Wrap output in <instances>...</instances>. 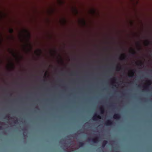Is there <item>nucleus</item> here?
<instances>
[{
    "label": "nucleus",
    "mask_w": 152,
    "mask_h": 152,
    "mask_svg": "<svg viewBox=\"0 0 152 152\" xmlns=\"http://www.w3.org/2000/svg\"><path fill=\"white\" fill-rule=\"evenodd\" d=\"M11 66L12 68H14V64L12 63H11Z\"/></svg>",
    "instance_id": "nucleus-15"
},
{
    "label": "nucleus",
    "mask_w": 152,
    "mask_h": 152,
    "mask_svg": "<svg viewBox=\"0 0 152 152\" xmlns=\"http://www.w3.org/2000/svg\"><path fill=\"white\" fill-rule=\"evenodd\" d=\"M145 45L146 46H148L149 45L150 42L148 40H145Z\"/></svg>",
    "instance_id": "nucleus-9"
},
{
    "label": "nucleus",
    "mask_w": 152,
    "mask_h": 152,
    "mask_svg": "<svg viewBox=\"0 0 152 152\" xmlns=\"http://www.w3.org/2000/svg\"><path fill=\"white\" fill-rule=\"evenodd\" d=\"M2 129V126H0V129L1 130Z\"/></svg>",
    "instance_id": "nucleus-19"
},
{
    "label": "nucleus",
    "mask_w": 152,
    "mask_h": 152,
    "mask_svg": "<svg viewBox=\"0 0 152 152\" xmlns=\"http://www.w3.org/2000/svg\"><path fill=\"white\" fill-rule=\"evenodd\" d=\"M137 44H138V45L139 46H140V44L139 42H138V43H137Z\"/></svg>",
    "instance_id": "nucleus-22"
},
{
    "label": "nucleus",
    "mask_w": 152,
    "mask_h": 152,
    "mask_svg": "<svg viewBox=\"0 0 152 152\" xmlns=\"http://www.w3.org/2000/svg\"><path fill=\"white\" fill-rule=\"evenodd\" d=\"M97 118L99 119H101V117L100 116L95 114L93 117L92 119L94 121H96Z\"/></svg>",
    "instance_id": "nucleus-2"
},
{
    "label": "nucleus",
    "mask_w": 152,
    "mask_h": 152,
    "mask_svg": "<svg viewBox=\"0 0 152 152\" xmlns=\"http://www.w3.org/2000/svg\"><path fill=\"white\" fill-rule=\"evenodd\" d=\"M113 122L111 120H108L105 122L104 125L106 126H111L113 124Z\"/></svg>",
    "instance_id": "nucleus-1"
},
{
    "label": "nucleus",
    "mask_w": 152,
    "mask_h": 152,
    "mask_svg": "<svg viewBox=\"0 0 152 152\" xmlns=\"http://www.w3.org/2000/svg\"><path fill=\"white\" fill-rule=\"evenodd\" d=\"M90 140V138H89V139H88V140Z\"/></svg>",
    "instance_id": "nucleus-26"
},
{
    "label": "nucleus",
    "mask_w": 152,
    "mask_h": 152,
    "mask_svg": "<svg viewBox=\"0 0 152 152\" xmlns=\"http://www.w3.org/2000/svg\"><path fill=\"white\" fill-rule=\"evenodd\" d=\"M116 70L117 71H119L121 70V69H123L121 68V66H117L116 67Z\"/></svg>",
    "instance_id": "nucleus-7"
},
{
    "label": "nucleus",
    "mask_w": 152,
    "mask_h": 152,
    "mask_svg": "<svg viewBox=\"0 0 152 152\" xmlns=\"http://www.w3.org/2000/svg\"><path fill=\"white\" fill-rule=\"evenodd\" d=\"M13 54H14V56H15V55L14 53H13Z\"/></svg>",
    "instance_id": "nucleus-28"
},
{
    "label": "nucleus",
    "mask_w": 152,
    "mask_h": 152,
    "mask_svg": "<svg viewBox=\"0 0 152 152\" xmlns=\"http://www.w3.org/2000/svg\"><path fill=\"white\" fill-rule=\"evenodd\" d=\"M69 136H67L66 137V138H69Z\"/></svg>",
    "instance_id": "nucleus-24"
},
{
    "label": "nucleus",
    "mask_w": 152,
    "mask_h": 152,
    "mask_svg": "<svg viewBox=\"0 0 152 152\" xmlns=\"http://www.w3.org/2000/svg\"><path fill=\"white\" fill-rule=\"evenodd\" d=\"M148 81V82H150V81Z\"/></svg>",
    "instance_id": "nucleus-29"
},
{
    "label": "nucleus",
    "mask_w": 152,
    "mask_h": 152,
    "mask_svg": "<svg viewBox=\"0 0 152 152\" xmlns=\"http://www.w3.org/2000/svg\"><path fill=\"white\" fill-rule=\"evenodd\" d=\"M140 66H142L143 65V64L142 62H140Z\"/></svg>",
    "instance_id": "nucleus-16"
},
{
    "label": "nucleus",
    "mask_w": 152,
    "mask_h": 152,
    "mask_svg": "<svg viewBox=\"0 0 152 152\" xmlns=\"http://www.w3.org/2000/svg\"><path fill=\"white\" fill-rule=\"evenodd\" d=\"M107 140H104L103 141L102 143V147L103 148L107 144Z\"/></svg>",
    "instance_id": "nucleus-6"
},
{
    "label": "nucleus",
    "mask_w": 152,
    "mask_h": 152,
    "mask_svg": "<svg viewBox=\"0 0 152 152\" xmlns=\"http://www.w3.org/2000/svg\"><path fill=\"white\" fill-rule=\"evenodd\" d=\"M1 124V123H0V124Z\"/></svg>",
    "instance_id": "nucleus-31"
},
{
    "label": "nucleus",
    "mask_w": 152,
    "mask_h": 152,
    "mask_svg": "<svg viewBox=\"0 0 152 152\" xmlns=\"http://www.w3.org/2000/svg\"><path fill=\"white\" fill-rule=\"evenodd\" d=\"M98 138V137H96L95 138L92 139L91 140V141L94 143H97L99 141Z\"/></svg>",
    "instance_id": "nucleus-5"
},
{
    "label": "nucleus",
    "mask_w": 152,
    "mask_h": 152,
    "mask_svg": "<svg viewBox=\"0 0 152 152\" xmlns=\"http://www.w3.org/2000/svg\"><path fill=\"white\" fill-rule=\"evenodd\" d=\"M100 110L101 111V113L102 114H103L104 113V108L103 107V106L100 107Z\"/></svg>",
    "instance_id": "nucleus-8"
},
{
    "label": "nucleus",
    "mask_w": 152,
    "mask_h": 152,
    "mask_svg": "<svg viewBox=\"0 0 152 152\" xmlns=\"http://www.w3.org/2000/svg\"><path fill=\"white\" fill-rule=\"evenodd\" d=\"M113 80H116V78H115L114 77V78H113Z\"/></svg>",
    "instance_id": "nucleus-21"
},
{
    "label": "nucleus",
    "mask_w": 152,
    "mask_h": 152,
    "mask_svg": "<svg viewBox=\"0 0 152 152\" xmlns=\"http://www.w3.org/2000/svg\"><path fill=\"white\" fill-rule=\"evenodd\" d=\"M9 117L8 116H6L5 117V118H9Z\"/></svg>",
    "instance_id": "nucleus-23"
},
{
    "label": "nucleus",
    "mask_w": 152,
    "mask_h": 152,
    "mask_svg": "<svg viewBox=\"0 0 152 152\" xmlns=\"http://www.w3.org/2000/svg\"><path fill=\"white\" fill-rule=\"evenodd\" d=\"M132 50V52L131 53L132 55H135L136 53L135 51L133 49Z\"/></svg>",
    "instance_id": "nucleus-13"
},
{
    "label": "nucleus",
    "mask_w": 152,
    "mask_h": 152,
    "mask_svg": "<svg viewBox=\"0 0 152 152\" xmlns=\"http://www.w3.org/2000/svg\"><path fill=\"white\" fill-rule=\"evenodd\" d=\"M18 122V120L17 119H16L15 120V123H16L17 122Z\"/></svg>",
    "instance_id": "nucleus-17"
},
{
    "label": "nucleus",
    "mask_w": 152,
    "mask_h": 152,
    "mask_svg": "<svg viewBox=\"0 0 152 152\" xmlns=\"http://www.w3.org/2000/svg\"><path fill=\"white\" fill-rule=\"evenodd\" d=\"M138 87H140V85H139L138 86Z\"/></svg>",
    "instance_id": "nucleus-25"
},
{
    "label": "nucleus",
    "mask_w": 152,
    "mask_h": 152,
    "mask_svg": "<svg viewBox=\"0 0 152 152\" xmlns=\"http://www.w3.org/2000/svg\"><path fill=\"white\" fill-rule=\"evenodd\" d=\"M28 37H29L30 36V35L29 34H28Z\"/></svg>",
    "instance_id": "nucleus-27"
},
{
    "label": "nucleus",
    "mask_w": 152,
    "mask_h": 152,
    "mask_svg": "<svg viewBox=\"0 0 152 152\" xmlns=\"http://www.w3.org/2000/svg\"><path fill=\"white\" fill-rule=\"evenodd\" d=\"M114 86H116V85H114Z\"/></svg>",
    "instance_id": "nucleus-30"
},
{
    "label": "nucleus",
    "mask_w": 152,
    "mask_h": 152,
    "mask_svg": "<svg viewBox=\"0 0 152 152\" xmlns=\"http://www.w3.org/2000/svg\"><path fill=\"white\" fill-rule=\"evenodd\" d=\"M80 147H82L84 145V143L82 142H80L79 143Z\"/></svg>",
    "instance_id": "nucleus-10"
},
{
    "label": "nucleus",
    "mask_w": 152,
    "mask_h": 152,
    "mask_svg": "<svg viewBox=\"0 0 152 152\" xmlns=\"http://www.w3.org/2000/svg\"><path fill=\"white\" fill-rule=\"evenodd\" d=\"M131 74H132V75L131 76H129V77H133V76H134V72H133V70H132L131 71Z\"/></svg>",
    "instance_id": "nucleus-12"
},
{
    "label": "nucleus",
    "mask_w": 152,
    "mask_h": 152,
    "mask_svg": "<svg viewBox=\"0 0 152 152\" xmlns=\"http://www.w3.org/2000/svg\"><path fill=\"white\" fill-rule=\"evenodd\" d=\"M9 32L10 34L13 33V30L12 28H10L9 30Z\"/></svg>",
    "instance_id": "nucleus-11"
},
{
    "label": "nucleus",
    "mask_w": 152,
    "mask_h": 152,
    "mask_svg": "<svg viewBox=\"0 0 152 152\" xmlns=\"http://www.w3.org/2000/svg\"><path fill=\"white\" fill-rule=\"evenodd\" d=\"M73 74V72H72L71 74V75H75Z\"/></svg>",
    "instance_id": "nucleus-20"
},
{
    "label": "nucleus",
    "mask_w": 152,
    "mask_h": 152,
    "mask_svg": "<svg viewBox=\"0 0 152 152\" xmlns=\"http://www.w3.org/2000/svg\"><path fill=\"white\" fill-rule=\"evenodd\" d=\"M126 56L124 54H122L120 58V59L121 60H126Z\"/></svg>",
    "instance_id": "nucleus-4"
},
{
    "label": "nucleus",
    "mask_w": 152,
    "mask_h": 152,
    "mask_svg": "<svg viewBox=\"0 0 152 152\" xmlns=\"http://www.w3.org/2000/svg\"><path fill=\"white\" fill-rule=\"evenodd\" d=\"M38 51L40 53H41V50H38Z\"/></svg>",
    "instance_id": "nucleus-18"
},
{
    "label": "nucleus",
    "mask_w": 152,
    "mask_h": 152,
    "mask_svg": "<svg viewBox=\"0 0 152 152\" xmlns=\"http://www.w3.org/2000/svg\"><path fill=\"white\" fill-rule=\"evenodd\" d=\"M149 85H147L144 87V89L145 90H147L148 89V88L149 87Z\"/></svg>",
    "instance_id": "nucleus-14"
},
{
    "label": "nucleus",
    "mask_w": 152,
    "mask_h": 152,
    "mask_svg": "<svg viewBox=\"0 0 152 152\" xmlns=\"http://www.w3.org/2000/svg\"><path fill=\"white\" fill-rule=\"evenodd\" d=\"M113 118L115 119H119L121 118V115L118 113L115 114L114 115Z\"/></svg>",
    "instance_id": "nucleus-3"
}]
</instances>
